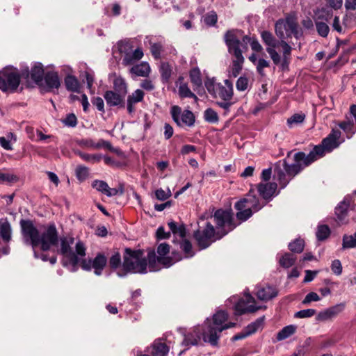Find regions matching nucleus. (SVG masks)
Here are the masks:
<instances>
[{"instance_id": "f257e3e1", "label": "nucleus", "mask_w": 356, "mask_h": 356, "mask_svg": "<svg viewBox=\"0 0 356 356\" xmlns=\"http://www.w3.org/2000/svg\"><path fill=\"white\" fill-rule=\"evenodd\" d=\"M20 225L25 241H29L33 249L40 245L42 251H47L58 243V232L54 223L48 225L41 236L31 220L22 219Z\"/></svg>"}, {"instance_id": "f03ea898", "label": "nucleus", "mask_w": 356, "mask_h": 356, "mask_svg": "<svg viewBox=\"0 0 356 356\" xmlns=\"http://www.w3.org/2000/svg\"><path fill=\"white\" fill-rule=\"evenodd\" d=\"M250 40V38L244 35V32L239 29L228 30L225 33L224 40L228 48V51L234 56L230 72L231 75L234 77H236L242 70L244 63L242 53L243 51L248 49Z\"/></svg>"}, {"instance_id": "7ed1b4c3", "label": "nucleus", "mask_w": 356, "mask_h": 356, "mask_svg": "<svg viewBox=\"0 0 356 356\" xmlns=\"http://www.w3.org/2000/svg\"><path fill=\"white\" fill-rule=\"evenodd\" d=\"M291 154V152H289L286 158L282 161L284 170L277 166L275 168V173L277 175L282 188H285L290 180L299 174L305 167L316 161L310 152L306 154L303 152H298L293 156V163H289L287 159L289 158Z\"/></svg>"}, {"instance_id": "20e7f679", "label": "nucleus", "mask_w": 356, "mask_h": 356, "mask_svg": "<svg viewBox=\"0 0 356 356\" xmlns=\"http://www.w3.org/2000/svg\"><path fill=\"white\" fill-rule=\"evenodd\" d=\"M204 85L208 92L213 97L222 99V102H217L216 104L226 111H228L233 104L232 99L234 90L232 81L225 79L224 85H222L220 83H216L213 79H207Z\"/></svg>"}, {"instance_id": "39448f33", "label": "nucleus", "mask_w": 356, "mask_h": 356, "mask_svg": "<svg viewBox=\"0 0 356 356\" xmlns=\"http://www.w3.org/2000/svg\"><path fill=\"white\" fill-rule=\"evenodd\" d=\"M156 252L157 254L154 249L152 248L147 249L149 267H154L156 263L170 266L183 258L179 252L175 251L172 252L170 256V245L166 243H160L157 247Z\"/></svg>"}, {"instance_id": "423d86ee", "label": "nucleus", "mask_w": 356, "mask_h": 356, "mask_svg": "<svg viewBox=\"0 0 356 356\" xmlns=\"http://www.w3.org/2000/svg\"><path fill=\"white\" fill-rule=\"evenodd\" d=\"M213 218L216 225L215 229L221 238L238 225L234 222V215L231 210L218 209L215 211Z\"/></svg>"}, {"instance_id": "0eeeda50", "label": "nucleus", "mask_w": 356, "mask_h": 356, "mask_svg": "<svg viewBox=\"0 0 356 356\" xmlns=\"http://www.w3.org/2000/svg\"><path fill=\"white\" fill-rule=\"evenodd\" d=\"M341 133L338 129H332L328 136L323 138L321 143L315 145L309 152L313 155L314 160L323 157L327 152H331L333 149L338 147L340 145L339 141Z\"/></svg>"}, {"instance_id": "6e6552de", "label": "nucleus", "mask_w": 356, "mask_h": 356, "mask_svg": "<svg viewBox=\"0 0 356 356\" xmlns=\"http://www.w3.org/2000/svg\"><path fill=\"white\" fill-rule=\"evenodd\" d=\"M193 237L200 250L206 249L213 243L221 239L210 222H207L205 226L200 227L195 231Z\"/></svg>"}, {"instance_id": "1a4fd4ad", "label": "nucleus", "mask_w": 356, "mask_h": 356, "mask_svg": "<svg viewBox=\"0 0 356 356\" xmlns=\"http://www.w3.org/2000/svg\"><path fill=\"white\" fill-rule=\"evenodd\" d=\"M275 33L280 40H286L294 35L299 38L302 33L298 30V25L295 17H287L285 19H279L275 25Z\"/></svg>"}, {"instance_id": "9d476101", "label": "nucleus", "mask_w": 356, "mask_h": 356, "mask_svg": "<svg viewBox=\"0 0 356 356\" xmlns=\"http://www.w3.org/2000/svg\"><path fill=\"white\" fill-rule=\"evenodd\" d=\"M21 81V75L17 68L7 67L0 71V89L3 92H14Z\"/></svg>"}, {"instance_id": "9b49d317", "label": "nucleus", "mask_w": 356, "mask_h": 356, "mask_svg": "<svg viewBox=\"0 0 356 356\" xmlns=\"http://www.w3.org/2000/svg\"><path fill=\"white\" fill-rule=\"evenodd\" d=\"M148 265V257H144L143 250L124 249L122 267H147Z\"/></svg>"}, {"instance_id": "f8f14e48", "label": "nucleus", "mask_w": 356, "mask_h": 356, "mask_svg": "<svg viewBox=\"0 0 356 356\" xmlns=\"http://www.w3.org/2000/svg\"><path fill=\"white\" fill-rule=\"evenodd\" d=\"M266 204V202H261L259 200L254 190L250 189L244 198L236 202L234 207L236 209L248 208L256 213Z\"/></svg>"}, {"instance_id": "ddd939ff", "label": "nucleus", "mask_w": 356, "mask_h": 356, "mask_svg": "<svg viewBox=\"0 0 356 356\" xmlns=\"http://www.w3.org/2000/svg\"><path fill=\"white\" fill-rule=\"evenodd\" d=\"M170 114L174 122L179 127L184 125L192 127L195 124V115L193 112L189 110H184L182 111L179 106H173L170 109Z\"/></svg>"}, {"instance_id": "4468645a", "label": "nucleus", "mask_w": 356, "mask_h": 356, "mask_svg": "<svg viewBox=\"0 0 356 356\" xmlns=\"http://www.w3.org/2000/svg\"><path fill=\"white\" fill-rule=\"evenodd\" d=\"M74 242V238L72 236L61 237L59 252L64 257L67 258L73 266H75L79 262V258L71 248V245H73Z\"/></svg>"}, {"instance_id": "2eb2a0df", "label": "nucleus", "mask_w": 356, "mask_h": 356, "mask_svg": "<svg viewBox=\"0 0 356 356\" xmlns=\"http://www.w3.org/2000/svg\"><path fill=\"white\" fill-rule=\"evenodd\" d=\"M213 322L209 323L207 325V330H204L202 333V338L210 337V328H219L220 326H223L225 323L228 319V314L223 310H219L213 315Z\"/></svg>"}, {"instance_id": "dca6fc26", "label": "nucleus", "mask_w": 356, "mask_h": 356, "mask_svg": "<svg viewBox=\"0 0 356 356\" xmlns=\"http://www.w3.org/2000/svg\"><path fill=\"white\" fill-rule=\"evenodd\" d=\"M257 191L259 195L265 200L266 204L277 195L276 191L277 185L275 182L260 183L257 186Z\"/></svg>"}, {"instance_id": "f3484780", "label": "nucleus", "mask_w": 356, "mask_h": 356, "mask_svg": "<svg viewBox=\"0 0 356 356\" xmlns=\"http://www.w3.org/2000/svg\"><path fill=\"white\" fill-rule=\"evenodd\" d=\"M236 325V323L229 322L228 323H225L223 326L219 327V328H210V337H203V341L205 343H209L212 346L217 347L218 346V339L220 338V333L228 328L234 327Z\"/></svg>"}, {"instance_id": "a211bd4d", "label": "nucleus", "mask_w": 356, "mask_h": 356, "mask_svg": "<svg viewBox=\"0 0 356 356\" xmlns=\"http://www.w3.org/2000/svg\"><path fill=\"white\" fill-rule=\"evenodd\" d=\"M104 97L106 104L110 107L120 106L124 107V96L114 92L113 90H107L104 94Z\"/></svg>"}, {"instance_id": "6ab92c4d", "label": "nucleus", "mask_w": 356, "mask_h": 356, "mask_svg": "<svg viewBox=\"0 0 356 356\" xmlns=\"http://www.w3.org/2000/svg\"><path fill=\"white\" fill-rule=\"evenodd\" d=\"M256 295L258 299L266 302L275 298L278 295V290L275 286L266 285L258 289Z\"/></svg>"}, {"instance_id": "aec40b11", "label": "nucleus", "mask_w": 356, "mask_h": 356, "mask_svg": "<svg viewBox=\"0 0 356 356\" xmlns=\"http://www.w3.org/2000/svg\"><path fill=\"white\" fill-rule=\"evenodd\" d=\"M144 56L143 49L138 47L134 51L127 54V56H123L122 64L124 66L133 65L134 63L140 60Z\"/></svg>"}, {"instance_id": "412c9836", "label": "nucleus", "mask_w": 356, "mask_h": 356, "mask_svg": "<svg viewBox=\"0 0 356 356\" xmlns=\"http://www.w3.org/2000/svg\"><path fill=\"white\" fill-rule=\"evenodd\" d=\"M150 72V66L147 62H141L139 64H136L129 70V72L131 74L143 77H147Z\"/></svg>"}, {"instance_id": "4be33fe9", "label": "nucleus", "mask_w": 356, "mask_h": 356, "mask_svg": "<svg viewBox=\"0 0 356 356\" xmlns=\"http://www.w3.org/2000/svg\"><path fill=\"white\" fill-rule=\"evenodd\" d=\"M45 83L49 90L58 89L60 86L58 74L55 72H48L44 77Z\"/></svg>"}, {"instance_id": "5701e85b", "label": "nucleus", "mask_w": 356, "mask_h": 356, "mask_svg": "<svg viewBox=\"0 0 356 356\" xmlns=\"http://www.w3.org/2000/svg\"><path fill=\"white\" fill-rule=\"evenodd\" d=\"M150 51L154 59L159 60L161 57V52L163 50V40H154L152 38L149 40Z\"/></svg>"}, {"instance_id": "b1692460", "label": "nucleus", "mask_w": 356, "mask_h": 356, "mask_svg": "<svg viewBox=\"0 0 356 356\" xmlns=\"http://www.w3.org/2000/svg\"><path fill=\"white\" fill-rule=\"evenodd\" d=\"M113 91L123 96L128 92L127 83L122 76H116L113 80Z\"/></svg>"}, {"instance_id": "393cba45", "label": "nucleus", "mask_w": 356, "mask_h": 356, "mask_svg": "<svg viewBox=\"0 0 356 356\" xmlns=\"http://www.w3.org/2000/svg\"><path fill=\"white\" fill-rule=\"evenodd\" d=\"M264 321L265 316H262L256 319L254 322L248 324L245 327V330L247 331L248 334L250 336L257 332L259 329H262L264 327Z\"/></svg>"}, {"instance_id": "a878e982", "label": "nucleus", "mask_w": 356, "mask_h": 356, "mask_svg": "<svg viewBox=\"0 0 356 356\" xmlns=\"http://www.w3.org/2000/svg\"><path fill=\"white\" fill-rule=\"evenodd\" d=\"M297 260L296 255L293 252H286L279 257V263L282 267H291Z\"/></svg>"}, {"instance_id": "bb28decb", "label": "nucleus", "mask_w": 356, "mask_h": 356, "mask_svg": "<svg viewBox=\"0 0 356 356\" xmlns=\"http://www.w3.org/2000/svg\"><path fill=\"white\" fill-rule=\"evenodd\" d=\"M297 326L294 325H289L284 327L279 331L276 336V340L280 341L284 340L292 336L296 332Z\"/></svg>"}, {"instance_id": "cd10ccee", "label": "nucleus", "mask_w": 356, "mask_h": 356, "mask_svg": "<svg viewBox=\"0 0 356 356\" xmlns=\"http://www.w3.org/2000/svg\"><path fill=\"white\" fill-rule=\"evenodd\" d=\"M183 80H184V78L182 76H180L178 79V81L180 82V85H179V89H178L179 95L180 96V97H181V98L190 97V98H194L195 99H197V96L193 92H191V90L188 88L187 83H182Z\"/></svg>"}, {"instance_id": "c85d7f7f", "label": "nucleus", "mask_w": 356, "mask_h": 356, "mask_svg": "<svg viewBox=\"0 0 356 356\" xmlns=\"http://www.w3.org/2000/svg\"><path fill=\"white\" fill-rule=\"evenodd\" d=\"M31 77L36 83H40L43 80L44 69L41 63H36L31 69Z\"/></svg>"}, {"instance_id": "c756f323", "label": "nucleus", "mask_w": 356, "mask_h": 356, "mask_svg": "<svg viewBox=\"0 0 356 356\" xmlns=\"http://www.w3.org/2000/svg\"><path fill=\"white\" fill-rule=\"evenodd\" d=\"M65 85L67 90L79 92L80 90V83L76 76L67 75L65 78Z\"/></svg>"}, {"instance_id": "7c9ffc66", "label": "nucleus", "mask_w": 356, "mask_h": 356, "mask_svg": "<svg viewBox=\"0 0 356 356\" xmlns=\"http://www.w3.org/2000/svg\"><path fill=\"white\" fill-rule=\"evenodd\" d=\"M169 347L162 342H154L152 345V354L154 356H167Z\"/></svg>"}, {"instance_id": "2f4dec72", "label": "nucleus", "mask_w": 356, "mask_h": 356, "mask_svg": "<svg viewBox=\"0 0 356 356\" xmlns=\"http://www.w3.org/2000/svg\"><path fill=\"white\" fill-rule=\"evenodd\" d=\"M190 80L194 87L199 88L202 85V75L198 67H193L189 72Z\"/></svg>"}, {"instance_id": "473e14b6", "label": "nucleus", "mask_w": 356, "mask_h": 356, "mask_svg": "<svg viewBox=\"0 0 356 356\" xmlns=\"http://www.w3.org/2000/svg\"><path fill=\"white\" fill-rule=\"evenodd\" d=\"M12 229L8 220L0 223V235L4 242L8 243L11 240Z\"/></svg>"}, {"instance_id": "72a5a7b5", "label": "nucleus", "mask_w": 356, "mask_h": 356, "mask_svg": "<svg viewBox=\"0 0 356 356\" xmlns=\"http://www.w3.org/2000/svg\"><path fill=\"white\" fill-rule=\"evenodd\" d=\"M16 140V136L13 133L9 132L6 137H0V145L6 150H11L13 149L11 141L15 142Z\"/></svg>"}, {"instance_id": "f704fd0d", "label": "nucleus", "mask_w": 356, "mask_h": 356, "mask_svg": "<svg viewBox=\"0 0 356 356\" xmlns=\"http://www.w3.org/2000/svg\"><path fill=\"white\" fill-rule=\"evenodd\" d=\"M348 207V203L346 202V201H342L335 208V214L337 215V218L339 221L343 220L344 218H346Z\"/></svg>"}, {"instance_id": "c9c22d12", "label": "nucleus", "mask_w": 356, "mask_h": 356, "mask_svg": "<svg viewBox=\"0 0 356 356\" xmlns=\"http://www.w3.org/2000/svg\"><path fill=\"white\" fill-rule=\"evenodd\" d=\"M168 225L170 231L174 234H177L182 238H184L186 236V232L185 225L184 224L178 225L174 221H170L168 223Z\"/></svg>"}, {"instance_id": "e433bc0d", "label": "nucleus", "mask_w": 356, "mask_h": 356, "mask_svg": "<svg viewBox=\"0 0 356 356\" xmlns=\"http://www.w3.org/2000/svg\"><path fill=\"white\" fill-rule=\"evenodd\" d=\"M261 37L263 40V42L268 46V47H276L277 45V42L276 39L274 38L273 34L268 31H264L261 33Z\"/></svg>"}, {"instance_id": "4c0bfd02", "label": "nucleus", "mask_w": 356, "mask_h": 356, "mask_svg": "<svg viewBox=\"0 0 356 356\" xmlns=\"http://www.w3.org/2000/svg\"><path fill=\"white\" fill-rule=\"evenodd\" d=\"M289 249L293 253H300L305 248V241L302 238H296L289 243Z\"/></svg>"}, {"instance_id": "58836bf2", "label": "nucleus", "mask_w": 356, "mask_h": 356, "mask_svg": "<svg viewBox=\"0 0 356 356\" xmlns=\"http://www.w3.org/2000/svg\"><path fill=\"white\" fill-rule=\"evenodd\" d=\"M200 340V335L199 334V333L194 334L191 332L185 335L182 343L186 346H197Z\"/></svg>"}, {"instance_id": "ea45409f", "label": "nucleus", "mask_w": 356, "mask_h": 356, "mask_svg": "<svg viewBox=\"0 0 356 356\" xmlns=\"http://www.w3.org/2000/svg\"><path fill=\"white\" fill-rule=\"evenodd\" d=\"M120 277L124 276L128 273H147V268H113Z\"/></svg>"}, {"instance_id": "a19ab883", "label": "nucleus", "mask_w": 356, "mask_h": 356, "mask_svg": "<svg viewBox=\"0 0 356 356\" xmlns=\"http://www.w3.org/2000/svg\"><path fill=\"white\" fill-rule=\"evenodd\" d=\"M77 144L80 147H86V148H92V149H99L102 147V144L98 143H95L91 138H83L77 140Z\"/></svg>"}, {"instance_id": "79ce46f5", "label": "nucleus", "mask_w": 356, "mask_h": 356, "mask_svg": "<svg viewBox=\"0 0 356 356\" xmlns=\"http://www.w3.org/2000/svg\"><path fill=\"white\" fill-rule=\"evenodd\" d=\"M180 248L184 252L186 258L192 257L195 254L192 244L188 240L183 239L180 243Z\"/></svg>"}, {"instance_id": "37998d69", "label": "nucleus", "mask_w": 356, "mask_h": 356, "mask_svg": "<svg viewBox=\"0 0 356 356\" xmlns=\"http://www.w3.org/2000/svg\"><path fill=\"white\" fill-rule=\"evenodd\" d=\"M75 153L83 160L87 162L97 163L99 162L102 159V156L100 154H90L83 153L81 151H77Z\"/></svg>"}, {"instance_id": "c03bdc74", "label": "nucleus", "mask_w": 356, "mask_h": 356, "mask_svg": "<svg viewBox=\"0 0 356 356\" xmlns=\"http://www.w3.org/2000/svg\"><path fill=\"white\" fill-rule=\"evenodd\" d=\"M330 234V229L327 225H319L316 233V238L318 241L326 239Z\"/></svg>"}, {"instance_id": "a18cd8bd", "label": "nucleus", "mask_w": 356, "mask_h": 356, "mask_svg": "<svg viewBox=\"0 0 356 356\" xmlns=\"http://www.w3.org/2000/svg\"><path fill=\"white\" fill-rule=\"evenodd\" d=\"M118 49L124 56L132 51V44L129 41L121 40L118 42Z\"/></svg>"}, {"instance_id": "49530a36", "label": "nucleus", "mask_w": 356, "mask_h": 356, "mask_svg": "<svg viewBox=\"0 0 356 356\" xmlns=\"http://www.w3.org/2000/svg\"><path fill=\"white\" fill-rule=\"evenodd\" d=\"M204 118L205 121L209 123H217L219 120L218 113L211 108L204 111Z\"/></svg>"}, {"instance_id": "de8ad7c7", "label": "nucleus", "mask_w": 356, "mask_h": 356, "mask_svg": "<svg viewBox=\"0 0 356 356\" xmlns=\"http://www.w3.org/2000/svg\"><path fill=\"white\" fill-rule=\"evenodd\" d=\"M316 31H317L318 33L321 36H322L323 38H325L327 36L329 31H330V28H329V26L327 25V22L316 20Z\"/></svg>"}, {"instance_id": "09e8293b", "label": "nucleus", "mask_w": 356, "mask_h": 356, "mask_svg": "<svg viewBox=\"0 0 356 356\" xmlns=\"http://www.w3.org/2000/svg\"><path fill=\"white\" fill-rule=\"evenodd\" d=\"M145 96L144 92L140 89L136 90L131 95L127 97V102H131L134 104L140 102L143 100Z\"/></svg>"}, {"instance_id": "8fccbe9b", "label": "nucleus", "mask_w": 356, "mask_h": 356, "mask_svg": "<svg viewBox=\"0 0 356 356\" xmlns=\"http://www.w3.org/2000/svg\"><path fill=\"white\" fill-rule=\"evenodd\" d=\"M89 176V170L83 165H79L76 168V177L77 179L82 182L85 181Z\"/></svg>"}, {"instance_id": "3c124183", "label": "nucleus", "mask_w": 356, "mask_h": 356, "mask_svg": "<svg viewBox=\"0 0 356 356\" xmlns=\"http://www.w3.org/2000/svg\"><path fill=\"white\" fill-rule=\"evenodd\" d=\"M238 212L236 214V216L238 220H239L241 222L246 221L248 219H249L254 212H253L252 210L245 208L241 209H236Z\"/></svg>"}, {"instance_id": "603ef678", "label": "nucleus", "mask_w": 356, "mask_h": 356, "mask_svg": "<svg viewBox=\"0 0 356 356\" xmlns=\"http://www.w3.org/2000/svg\"><path fill=\"white\" fill-rule=\"evenodd\" d=\"M160 72L163 82H168L172 73L171 68L168 63H162L160 68Z\"/></svg>"}, {"instance_id": "864d4df0", "label": "nucleus", "mask_w": 356, "mask_h": 356, "mask_svg": "<svg viewBox=\"0 0 356 356\" xmlns=\"http://www.w3.org/2000/svg\"><path fill=\"white\" fill-rule=\"evenodd\" d=\"M305 119V115L303 113H296L287 119V125L292 127L295 124L302 123Z\"/></svg>"}, {"instance_id": "5fc2aeb1", "label": "nucleus", "mask_w": 356, "mask_h": 356, "mask_svg": "<svg viewBox=\"0 0 356 356\" xmlns=\"http://www.w3.org/2000/svg\"><path fill=\"white\" fill-rule=\"evenodd\" d=\"M203 20L208 26H213L217 23L218 15L215 11H211L204 16Z\"/></svg>"}, {"instance_id": "6e6d98bb", "label": "nucleus", "mask_w": 356, "mask_h": 356, "mask_svg": "<svg viewBox=\"0 0 356 356\" xmlns=\"http://www.w3.org/2000/svg\"><path fill=\"white\" fill-rule=\"evenodd\" d=\"M343 247L344 248H356V232L353 235L343 237Z\"/></svg>"}, {"instance_id": "4d7b16f0", "label": "nucleus", "mask_w": 356, "mask_h": 356, "mask_svg": "<svg viewBox=\"0 0 356 356\" xmlns=\"http://www.w3.org/2000/svg\"><path fill=\"white\" fill-rule=\"evenodd\" d=\"M106 255L102 252H99L92 261V267H106Z\"/></svg>"}, {"instance_id": "13d9d810", "label": "nucleus", "mask_w": 356, "mask_h": 356, "mask_svg": "<svg viewBox=\"0 0 356 356\" xmlns=\"http://www.w3.org/2000/svg\"><path fill=\"white\" fill-rule=\"evenodd\" d=\"M247 302L243 299H240L236 304L234 305V314L236 316H241L246 314Z\"/></svg>"}, {"instance_id": "bf43d9fd", "label": "nucleus", "mask_w": 356, "mask_h": 356, "mask_svg": "<svg viewBox=\"0 0 356 356\" xmlns=\"http://www.w3.org/2000/svg\"><path fill=\"white\" fill-rule=\"evenodd\" d=\"M92 187L95 188L97 191L105 194L107 188H108V185L104 181L95 179L92 183Z\"/></svg>"}, {"instance_id": "052dcab7", "label": "nucleus", "mask_w": 356, "mask_h": 356, "mask_svg": "<svg viewBox=\"0 0 356 356\" xmlns=\"http://www.w3.org/2000/svg\"><path fill=\"white\" fill-rule=\"evenodd\" d=\"M332 17V10L328 8H322L318 14L317 20L324 19L325 22H328Z\"/></svg>"}, {"instance_id": "680f3d73", "label": "nucleus", "mask_w": 356, "mask_h": 356, "mask_svg": "<svg viewBox=\"0 0 356 356\" xmlns=\"http://www.w3.org/2000/svg\"><path fill=\"white\" fill-rule=\"evenodd\" d=\"M249 86V80L246 76H240L236 83V87L238 91H245Z\"/></svg>"}, {"instance_id": "e2e57ef3", "label": "nucleus", "mask_w": 356, "mask_h": 356, "mask_svg": "<svg viewBox=\"0 0 356 356\" xmlns=\"http://www.w3.org/2000/svg\"><path fill=\"white\" fill-rule=\"evenodd\" d=\"M316 314V310L314 309H302L297 312L294 314V317L298 318H305L313 316Z\"/></svg>"}, {"instance_id": "0e129e2a", "label": "nucleus", "mask_w": 356, "mask_h": 356, "mask_svg": "<svg viewBox=\"0 0 356 356\" xmlns=\"http://www.w3.org/2000/svg\"><path fill=\"white\" fill-rule=\"evenodd\" d=\"M92 104L97 108V109L102 113H105L104 102L100 97H93L91 99Z\"/></svg>"}, {"instance_id": "69168bd1", "label": "nucleus", "mask_w": 356, "mask_h": 356, "mask_svg": "<svg viewBox=\"0 0 356 356\" xmlns=\"http://www.w3.org/2000/svg\"><path fill=\"white\" fill-rule=\"evenodd\" d=\"M339 127L346 132H350L354 127V120L347 118V120L340 122Z\"/></svg>"}, {"instance_id": "338daca9", "label": "nucleus", "mask_w": 356, "mask_h": 356, "mask_svg": "<svg viewBox=\"0 0 356 356\" xmlns=\"http://www.w3.org/2000/svg\"><path fill=\"white\" fill-rule=\"evenodd\" d=\"M110 267H120L121 264V255L120 253L115 252L109 259Z\"/></svg>"}, {"instance_id": "774afa93", "label": "nucleus", "mask_w": 356, "mask_h": 356, "mask_svg": "<svg viewBox=\"0 0 356 356\" xmlns=\"http://www.w3.org/2000/svg\"><path fill=\"white\" fill-rule=\"evenodd\" d=\"M63 122L68 127H74L77 124V118L74 113H70L67 115L65 120H63Z\"/></svg>"}]
</instances>
